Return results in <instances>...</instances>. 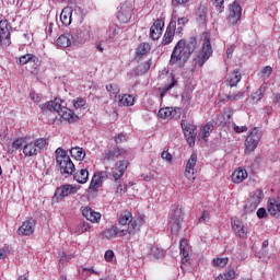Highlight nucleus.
<instances>
[{
	"mask_svg": "<svg viewBox=\"0 0 280 280\" xmlns=\"http://www.w3.org/2000/svg\"><path fill=\"white\" fill-rule=\"evenodd\" d=\"M196 47H198V39L196 37H190L188 42L185 39L178 40L172 51L170 65L172 67L174 65L185 67V62L191 58V54L196 51Z\"/></svg>",
	"mask_w": 280,
	"mask_h": 280,
	"instance_id": "f257e3e1",
	"label": "nucleus"
},
{
	"mask_svg": "<svg viewBox=\"0 0 280 280\" xmlns=\"http://www.w3.org/2000/svg\"><path fill=\"white\" fill-rule=\"evenodd\" d=\"M39 108L42 113H58L59 117H61L63 121H68V124H75V121L80 119L73 109H69V107L62 106V101L58 98L39 105Z\"/></svg>",
	"mask_w": 280,
	"mask_h": 280,
	"instance_id": "f03ea898",
	"label": "nucleus"
},
{
	"mask_svg": "<svg viewBox=\"0 0 280 280\" xmlns=\"http://www.w3.org/2000/svg\"><path fill=\"white\" fill-rule=\"evenodd\" d=\"M201 51L194 58L195 67H203L205 62L213 56V46H211V33L203 32L200 36Z\"/></svg>",
	"mask_w": 280,
	"mask_h": 280,
	"instance_id": "7ed1b4c3",
	"label": "nucleus"
},
{
	"mask_svg": "<svg viewBox=\"0 0 280 280\" xmlns=\"http://www.w3.org/2000/svg\"><path fill=\"white\" fill-rule=\"evenodd\" d=\"M57 165L59 166L60 174L65 178H69L75 172V164L71 161V158L62 148H58L55 151Z\"/></svg>",
	"mask_w": 280,
	"mask_h": 280,
	"instance_id": "20e7f679",
	"label": "nucleus"
},
{
	"mask_svg": "<svg viewBox=\"0 0 280 280\" xmlns=\"http://www.w3.org/2000/svg\"><path fill=\"white\" fill-rule=\"evenodd\" d=\"M117 222L120 226H127V229H124L125 231H129L130 226H132L133 233L127 234L129 237H132L141 231V226H143V217L135 219L132 218V212L125 210L119 214Z\"/></svg>",
	"mask_w": 280,
	"mask_h": 280,
	"instance_id": "39448f33",
	"label": "nucleus"
},
{
	"mask_svg": "<svg viewBox=\"0 0 280 280\" xmlns=\"http://www.w3.org/2000/svg\"><path fill=\"white\" fill-rule=\"evenodd\" d=\"M185 218V212L182 208L176 207L172 209L168 214V226L171 229L172 235H178L183 230V222Z\"/></svg>",
	"mask_w": 280,
	"mask_h": 280,
	"instance_id": "423d86ee",
	"label": "nucleus"
},
{
	"mask_svg": "<svg viewBox=\"0 0 280 280\" xmlns=\"http://www.w3.org/2000/svg\"><path fill=\"white\" fill-rule=\"evenodd\" d=\"M80 189H82V186L78 184H63L56 188L52 200L54 202H62L65 198L75 196Z\"/></svg>",
	"mask_w": 280,
	"mask_h": 280,
	"instance_id": "0eeeda50",
	"label": "nucleus"
},
{
	"mask_svg": "<svg viewBox=\"0 0 280 280\" xmlns=\"http://www.w3.org/2000/svg\"><path fill=\"white\" fill-rule=\"evenodd\" d=\"M261 137H264V132L259 128H253L245 140V154H250L257 150V145H259V141H261Z\"/></svg>",
	"mask_w": 280,
	"mask_h": 280,
	"instance_id": "6e6552de",
	"label": "nucleus"
},
{
	"mask_svg": "<svg viewBox=\"0 0 280 280\" xmlns=\"http://www.w3.org/2000/svg\"><path fill=\"white\" fill-rule=\"evenodd\" d=\"M180 126L189 148H194L196 137H198V128L196 125L187 122V120H182Z\"/></svg>",
	"mask_w": 280,
	"mask_h": 280,
	"instance_id": "1a4fd4ad",
	"label": "nucleus"
},
{
	"mask_svg": "<svg viewBox=\"0 0 280 280\" xmlns=\"http://www.w3.org/2000/svg\"><path fill=\"white\" fill-rule=\"evenodd\" d=\"M135 228L131 225L129 230H121L117 225H112L105 229L102 233L104 240H115L116 237H126L128 234H132Z\"/></svg>",
	"mask_w": 280,
	"mask_h": 280,
	"instance_id": "9d476101",
	"label": "nucleus"
},
{
	"mask_svg": "<svg viewBox=\"0 0 280 280\" xmlns=\"http://www.w3.org/2000/svg\"><path fill=\"white\" fill-rule=\"evenodd\" d=\"M47 145V140L44 138H39L34 142H30L24 145L23 154L26 156H36V154L40 153L42 150Z\"/></svg>",
	"mask_w": 280,
	"mask_h": 280,
	"instance_id": "9b49d317",
	"label": "nucleus"
},
{
	"mask_svg": "<svg viewBox=\"0 0 280 280\" xmlns=\"http://www.w3.org/2000/svg\"><path fill=\"white\" fill-rule=\"evenodd\" d=\"M226 19L230 25H237L242 21V4L237 0L229 5Z\"/></svg>",
	"mask_w": 280,
	"mask_h": 280,
	"instance_id": "f8f14e48",
	"label": "nucleus"
},
{
	"mask_svg": "<svg viewBox=\"0 0 280 280\" xmlns=\"http://www.w3.org/2000/svg\"><path fill=\"white\" fill-rule=\"evenodd\" d=\"M128 165H130L128 160H120L115 164V167L112 168V180H114V183H121V178H124Z\"/></svg>",
	"mask_w": 280,
	"mask_h": 280,
	"instance_id": "ddd939ff",
	"label": "nucleus"
},
{
	"mask_svg": "<svg viewBox=\"0 0 280 280\" xmlns=\"http://www.w3.org/2000/svg\"><path fill=\"white\" fill-rule=\"evenodd\" d=\"M132 14H133L132 4L125 2L121 4L118 11L117 19L119 23H130V19H132Z\"/></svg>",
	"mask_w": 280,
	"mask_h": 280,
	"instance_id": "4468645a",
	"label": "nucleus"
},
{
	"mask_svg": "<svg viewBox=\"0 0 280 280\" xmlns=\"http://www.w3.org/2000/svg\"><path fill=\"white\" fill-rule=\"evenodd\" d=\"M125 154H126V149L116 145L113 149H109L104 152L103 161L110 163V161H115L116 159H119V156H125Z\"/></svg>",
	"mask_w": 280,
	"mask_h": 280,
	"instance_id": "2eb2a0df",
	"label": "nucleus"
},
{
	"mask_svg": "<svg viewBox=\"0 0 280 280\" xmlns=\"http://www.w3.org/2000/svg\"><path fill=\"white\" fill-rule=\"evenodd\" d=\"M35 229H36V220L31 218L22 223V225L18 229V233L19 235H22V236H30V235H34Z\"/></svg>",
	"mask_w": 280,
	"mask_h": 280,
	"instance_id": "dca6fc26",
	"label": "nucleus"
},
{
	"mask_svg": "<svg viewBox=\"0 0 280 280\" xmlns=\"http://www.w3.org/2000/svg\"><path fill=\"white\" fill-rule=\"evenodd\" d=\"M165 27V22L162 19L154 21L153 25L150 28V38L152 40H159L163 36V28Z\"/></svg>",
	"mask_w": 280,
	"mask_h": 280,
	"instance_id": "f3484780",
	"label": "nucleus"
},
{
	"mask_svg": "<svg viewBox=\"0 0 280 280\" xmlns=\"http://www.w3.org/2000/svg\"><path fill=\"white\" fill-rule=\"evenodd\" d=\"M232 229L237 237L246 240L248 237V228L244 226V222L240 219L232 220Z\"/></svg>",
	"mask_w": 280,
	"mask_h": 280,
	"instance_id": "a211bd4d",
	"label": "nucleus"
},
{
	"mask_svg": "<svg viewBox=\"0 0 280 280\" xmlns=\"http://www.w3.org/2000/svg\"><path fill=\"white\" fill-rule=\"evenodd\" d=\"M264 198H265L264 190H261V189L255 190L252 194V196L249 197V200L247 202L248 209H250L252 211H255V209H257V207H259V205L261 203V200H264Z\"/></svg>",
	"mask_w": 280,
	"mask_h": 280,
	"instance_id": "6ab92c4d",
	"label": "nucleus"
},
{
	"mask_svg": "<svg viewBox=\"0 0 280 280\" xmlns=\"http://www.w3.org/2000/svg\"><path fill=\"white\" fill-rule=\"evenodd\" d=\"M82 215L83 218H86L89 222H92V224H100V221L102 220V214L89 206L82 209Z\"/></svg>",
	"mask_w": 280,
	"mask_h": 280,
	"instance_id": "aec40b11",
	"label": "nucleus"
},
{
	"mask_svg": "<svg viewBox=\"0 0 280 280\" xmlns=\"http://www.w3.org/2000/svg\"><path fill=\"white\" fill-rule=\"evenodd\" d=\"M176 34V21H171L164 33L162 45H170Z\"/></svg>",
	"mask_w": 280,
	"mask_h": 280,
	"instance_id": "412c9836",
	"label": "nucleus"
},
{
	"mask_svg": "<svg viewBox=\"0 0 280 280\" xmlns=\"http://www.w3.org/2000/svg\"><path fill=\"white\" fill-rule=\"evenodd\" d=\"M231 178L232 183H235V185H240V183H244V180L248 178V172L246 171V168L241 166L232 173Z\"/></svg>",
	"mask_w": 280,
	"mask_h": 280,
	"instance_id": "4be33fe9",
	"label": "nucleus"
},
{
	"mask_svg": "<svg viewBox=\"0 0 280 280\" xmlns=\"http://www.w3.org/2000/svg\"><path fill=\"white\" fill-rule=\"evenodd\" d=\"M179 253L182 255V264L189 261V242L187 238H182L179 242Z\"/></svg>",
	"mask_w": 280,
	"mask_h": 280,
	"instance_id": "5701e85b",
	"label": "nucleus"
},
{
	"mask_svg": "<svg viewBox=\"0 0 280 280\" xmlns=\"http://www.w3.org/2000/svg\"><path fill=\"white\" fill-rule=\"evenodd\" d=\"M103 178H104V173H102V172L95 173L92 177L89 189L91 191H97V189H100V187H102V185L104 183Z\"/></svg>",
	"mask_w": 280,
	"mask_h": 280,
	"instance_id": "b1692460",
	"label": "nucleus"
},
{
	"mask_svg": "<svg viewBox=\"0 0 280 280\" xmlns=\"http://www.w3.org/2000/svg\"><path fill=\"white\" fill-rule=\"evenodd\" d=\"M73 14V9L71 7H66L62 9L61 14H60V21L62 25L66 27L68 25H71V16Z\"/></svg>",
	"mask_w": 280,
	"mask_h": 280,
	"instance_id": "393cba45",
	"label": "nucleus"
},
{
	"mask_svg": "<svg viewBox=\"0 0 280 280\" xmlns=\"http://www.w3.org/2000/svg\"><path fill=\"white\" fill-rule=\"evenodd\" d=\"M27 62H33V65H40V59L36 57L34 54H26L20 57L19 65H27Z\"/></svg>",
	"mask_w": 280,
	"mask_h": 280,
	"instance_id": "a878e982",
	"label": "nucleus"
},
{
	"mask_svg": "<svg viewBox=\"0 0 280 280\" xmlns=\"http://www.w3.org/2000/svg\"><path fill=\"white\" fill-rule=\"evenodd\" d=\"M74 180L79 183L80 185H84L85 183L89 182V170L86 168H81L77 173H74Z\"/></svg>",
	"mask_w": 280,
	"mask_h": 280,
	"instance_id": "bb28decb",
	"label": "nucleus"
},
{
	"mask_svg": "<svg viewBox=\"0 0 280 280\" xmlns=\"http://www.w3.org/2000/svg\"><path fill=\"white\" fill-rule=\"evenodd\" d=\"M70 154L72 159H75V161H83L84 158L86 156V152L84 151L83 148L80 147H74L70 150Z\"/></svg>",
	"mask_w": 280,
	"mask_h": 280,
	"instance_id": "cd10ccee",
	"label": "nucleus"
},
{
	"mask_svg": "<svg viewBox=\"0 0 280 280\" xmlns=\"http://www.w3.org/2000/svg\"><path fill=\"white\" fill-rule=\"evenodd\" d=\"M119 105L120 106H135L136 98L130 94L119 95Z\"/></svg>",
	"mask_w": 280,
	"mask_h": 280,
	"instance_id": "c85d7f7f",
	"label": "nucleus"
},
{
	"mask_svg": "<svg viewBox=\"0 0 280 280\" xmlns=\"http://www.w3.org/2000/svg\"><path fill=\"white\" fill-rule=\"evenodd\" d=\"M209 10L207 9V5L200 4L198 10H197V21L199 23H207V14Z\"/></svg>",
	"mask_w": 280,
	"mask_h": 280,
	"instance_id": "c756f323",
	"label": "nucleus"
},
{
	"mask_svg": "<svg viewBox=\"0 0 280 280\" xmlns=\"http://www.w3.org/2000/svg\"><path fill=\"white\" fill-rule=\"evenodd\" d=\"M91 226L89 222H80L77 224V226L73 230L74 235H82V233H86L91 231Z\"/></svg>",
	"mask_w": 280,
	"mask_h": 280,
	"instance_id": "7c9ffc66",
	"label": "nucleus"
},
{
	"mask_svg": "<svg viewBox=\"0 0 280 280\" xmlns=\"http://www.w3.org/2000/svg\"><path fill=\"white\" fill-rule=\"evenodd\" d=\"M226 82L233 89V86H235L236 84H240V82H242V73L238 70H234L233 73L226 80Z\"/></svg>",
	"mask_w": 280,
	"mask_h": 280,
	"instance_id": "2f4dec72",
	"label": "nucleus"
},
{
	"mask_svg": "<svg viewBox=\"0 0 280 280\" xmlns=\"http://www.w3.org/2000/svg\"><path fill=\"white\" fill-rule=\"evenodd\" d=\"M151 49L152 46L150 45V43H141L138 46L136 54L137 56H148Z\"/></svg>",
	"mask_w": 280,
	"mask_h": 280,
	"instance_id": "473e14b6",
	"label": "nucleus"
},
{
	"mask_svg": "<svg viewBox=\"0 0 280 280\" xmlns=\"http://www.w3.org/2000/svg\"><path fill=\"white\" fill-rule=\"evenodd\" d=\"M212 132H213V124L212 122L206 124L201 129V139L203 141H207V138H209Z\"/></svg>",
	"mask_w": 280,
	"mask_h": 280,
	"instance_id": "72a5a7b5",
	"label": "nucleus"
},
{
	"mask_svg": "<svg viewBox=\"0 0 280 280\" xmlns=\"http://www.w3.org/2000/svg\"><path fill=\"white\" fill-rule=\"evenodd\" d=\"M244 98V92H230L225 95V102H240Z\"/></svg>",
	"mask_w": 280,
	"mask_h": 280,
	"instance_id": "f704fd0d",
	"label": "nucleus"
},
{
	"mask_svg": "<svg viewBox=\"0 0 280 280\" xmlns=\"http://www.w3.org/2000/svg\"><path fill=\"white\" fill-rule=\"evenodd\" d=\"M176 84H178V81H176V78L172 77V83L159 90L161 92L160 94L161 100H163L167 94V92L172 91V89H174Z\"/></svg>",
	"mask_w": 280,
	"mask_h": 280,
	"instance_id": "c9c22d12",
	"label": "nucleus"
},
{
	"mask_svg": "<svg viewBox=\"0 0 280 280\" xmlns=\"http://www.w3.org/2000/svg\"><path fill=\"white\" fill-rule=\"evenodd\" d=\"M1 47L8 48L12 45L11 33H0Z\"/></svg>",
	"mask_w": 280,
	"mask_h": 280,
	"instance_id": "e433bc0d",
	"label": "nucleus"
},
{
	"mask_svg": "<svg viewBox=\"0 0 280 280\" xmlns=\"http://www.w3.org/2000/svg\"><path fill=\"white\" fill-rule=\"evenodd\" d=\"M12 24L8 20L0 21V34H11Z\"/></svg>",
	"mask_w": 280,
	"mask_h": 280,
	"instance_id": "4c0bfd02",
	"label": "nucleus"
},
{
	"mask_svg": "<svg viewBox=\"0 0 280 280\" xmlns=\"http://www.w3.org/2000/svg\"><path fill=\"white\" fill-rule=\"evenodd\" d=\"M150 255L155 259H163V257H165V250L159 248L158 246H152Z\"/></svg>",
	"mask_w": 280,
	"mask_h": 280,
	"instance_id": "58836bf2",
	"label": "nucleus"
},
{
	"mask_svg": "<svg viewBox=\"0 0 280 280\" xmlns=\"http://www.w3.org/2000/svg\"><path fill=\"white\" fill-rule=\"evenodd\" d=\"M235 279V269H230L224 273H220L215 280H233Z\"/></svg>",
	"mask_w": 280,
	"mask_h": 280,
	"instance_id": "ea45409f",
	"label": "nucleus"
},
{
	"mask_svg": "<svg viewBox=\"0 0 280 280\" xmlns=\"http://www.w3.org/2000/svg\"><path fill=\"white\" fill-rule=\"evenodd\" d=\"M57 45L59 47H69L71 45V38L68 35H60L57 38Z\"/></svg>",
	"mask_w": 280,
	"mask_h": 280,
	"instance_id": "a19ab883",
	"label": "nucleus"
},
{
	"mask_svg": "<svg viewBox=\"0 0 280 280\" xmlns=\"http://www.w3.org/2000/svg\"><path fill=\"white\" fill-rule=\"evenodd\" d=\"M229 264V257H217L212 260V266L217 268H224Z\"/></svg>",
	"mask_w": 280,
	"mask_h": 280,
	"instance_id": "79ce46f5",
	"label": "nucleus"
},
{
	"mask_svg": "<svg viewBox=\"0 0 280 280\" xmlns=\"http://www.w3.org/2000/svg\"><path fill=\"white\" fill-rule=\"evenodd\" d=\"M196 163H198V153L194 152L187 161L186 167L190 170H196Z\"/></svg>",
	"mask_w": 280,
	"mask_h": 280,
	"instance_id": "37998d69",
	"label": "nucleus"
},
{
	"mask_svg": "<svg viewBox=\"0 0 280 280\" xmlns=\"http://www.w3.org/2000/svg\"><path fill=\"white\" fill-rule=\"evenodd\" d=\"M158 117H160V119H167V117H172V108L170 107L161 108L158 113Z\"/></svg>",
	"mask_w": 280,
	"mask_h": 280,
	"instance_id": "c03bdc74",
	"label": "nucleus"
},
{
	"mask_svg": "<svg viewBox=\"0 0 280 280\" xmlns=\"http://www.w3.org/2000/svg\"><path fill=\"white\" fill-rule=\"evenodd\" d=\"M106 91L112 95H115V97H117V95H119L120 89H119V85L109 83L106 85Z\"/></svg>",
	"mask_w": 280,
	"mask_h": 280,
	"instance_id": "a18cd8bd",
	"label": "nucleus"
},
{
	"mask_svg": "<svg viewBox=\"0 0 280 280\" xmlns=\"http://www.w3.org/2000/svg\"><path fill=\"white\" fill-rule=\"evenodd\" d=\"M270 75H272V67L271 66L264 67L260 71V77L262 78V80H268Z\"/></svg>",
	"mask_w": 280,
	"mask_h": 280,
	"instance_id": "49530a36",
	"label": "nucleus"
},
{
	"mask_svg": "<svg viewBox=\"0 0 280 280\" xmlns=\"http://www.w3.org/2000/svg\"><path fill=\"white\" fill-rule=\"evenodd\" d=\"M184 175L188 180H196V168H187L185 167Z\"/></svg>",
	"mask_w": 280,
	"mask_h": 280,
	"instance_id": "de8ad7c7",
	"label": "nucleus"
},
{
	"mask_svg": "<svg viewBox=\"0 0 280 280\" xmlns=\"http://www.w3.org/2000/svg\"><path fill=\"white\" fill-rule=\"evenodd\" d=\"M71 259H75V254L67 255V254L62 253V255L59 259V264L65 265V264H67V261H71Z\"/></svg>",
	"mask_w": 280,
	"mask_h": 280,
	"instance_id": "09e8293b",
	"label": "nucleus"
},
{
	"mask_svg": "<svg viewBox=\"0 0 280 280\" xmlns=\"http://www.w3.org/2000/svg\"><path fill=\"white\" fill-rule=\"evenodd\" d=\"M73 106L74 108H83V106H86V100H84L83 97H77L73 101Z\"/></svg>",
	"mask_w": 280,
	"mask_h": 280,
	"instance_id": "8fccbe9b",
	"label": "nucleus"
},
{
	"mask_svg": "<svg viewBox=\"0 0 280 280\" xmlns=\"http://www.w3.org/2000/svg\"><path fill=\"white\" fill-rule=\"evenodd\" d=\"M264 93H266V83L260 85L259 90H257L258 96H254V102H259V100L264 97Z\"/></svg>",
	"mask_w": 280,
	"mask_h": 280,
	"instance_id": "3c124183",
	"label": "nucleus"
},
{
	"mask_svg": "<svg viewBox=\"0 0 280 280\" xmlns=\"http://www.w3.org/2000/svg\"><path fill=\"white\" fill-rule=\"evenodd\" d=\"M114 141L115 143L119 144V143H125V141H128V138L126 137L125 133H118L114 137Z\"/></svg>",
	"mask_w": 280,
	"mask_h": 280,
	"instance_id": "603ef678",
	"label": "nucleus"
},
{
	"mask_svg": "<svg viewBox=\"0 0 280 280\" xmlns=\"http://www.w3.org/2000/svg\"><path fill=\"white\" fill-rule=\"evenodd\" d=\"M126 191H128V185H121L119 184L117 187H116V194L117 196H124V194H126Z\"/></svg>",
	"mask_w": 280,
	"mask_h": 280,
	"instance_id": "864d4df0",
	"label": "nucleus"
},
{
	"mask_svg": "<svg viewBox=\"0 0 280 280\" xmlns=\"http://www.w3.org/2000/svg\"><path fill=\"white\" fill-rule=\"evenodd\" d=\"M220 13L224 12V0H211Z\"/></svg>",
	"mask_w": 280,
	"mask_h": 280,
	"instance_id": "5fc2aeb1",
	"label": "nucleus"
},
{
	"mask_svg": "<svg viewBox=\"0 0 280 280\" xmlns=\"http://www.w3.org/2000/svg\"><path fill=\"white\" fill-rule=\"evenodd\" d=\"M24 141H25V140H23V138L16 139V140L12 143V150H21V148H23Z\"/></svg>",
	"mask_w": 280,
	"mask_h": 280,
	"instance_id": "6e6d98bb",
	"label": "nucleus"
},
{
	"mask_svg": "<svg viewBox=\"0 0 280 280\" xmlns=\"http://www.w3.org/2000/svg\"><path fill=\"white\" fill-rule=\"evenodd\" d=\"M232 126L233 130H235L238 135L248 130L247 126H237L236 124H233Z\"/></svg>",
	"mask_w": 280,
	"mask_h": 280,
	"instance_id": "4d7b16f0",
	"label": "nucleus"
},
{
	"mask_svg": "<svg viewBox=\"0 0 280 280\" xmlns=\"http://www.w3.org/2000/svg\"><path fill=\"white\" fill-rule=\"evenodd\" d=\"M150 67H152V63L150 61H144L140 65V70L143 71V73H148Z\"/></svg>",
	"mask_w": 280,
	"mask_h": 280,
	"instance_id": "13d9d810",
	"label": "nucleus"
},
{
	"mask_svg": "<svg viewBox=\"0 0 280 280\" xmlns=\"http://www.w3.org/2000/svg\"><path fill=\"white\" fill-rule=\"evenodd\" d=\"M237 46H235V44H232L228 47L226 49V56L229 59L233 58V51H235Z\"/></svg>",
	"mask_w": 280,
	"mask_h": 280,
	"instance_id": "bf43d9fd",
	"label": "nucleus"
},
{
	"mask_svg": "<svg viewBox=\"0 0 280 280\" xmlns=\"http://www.w3.org/2000/svg\"><path fill=\"white\" fill-rule=\"evenodd\" d=\"M105 261H112L113 258L115 257V252H113L112 249H108L105 252Z\"/></svg>",
	"mask_w": 280,
	"mask_h": 280,
	"instance_id": "052dcab7",
	"label": "nucleus"
},
{
	"mask_svg": "<svg viewBox=\"0 0 280 280\" xmlns=\"http://www.w3.org/2000/svg\"><path fill=\"white\" fill-rule=\"evenodd\" d=\"M209 218H211L209 211H203L201 218H199V222H209Z\"/></svg>",
	"mask_w": 280,
	"mask_h": 280,
	"instance_id": "680f3d73",
	"label": "nucleus"
},
{
	"mask_svg": "<svg viewBox=\"0 0 280 280\" xmlns=\"http://www.w3.org/2000/svg\"><path fill=\"white\" fill-rule=\"evenodd\" d=\"M268 213L266 212V208H259L257 210V218H267Z\"/></svg>",
	"mask_w": 280,
	"mask_h": 280,
	"instance_id": "e2e57ef3",
	"label": "nucleus"
},
{
	"mask_svg": "<svg viewBox=\"0 0 280 280\" xmlns=\"http://www.w3.org/2000/svg\"><path fill=\"white\" fill-rule=\"evenodd\" d=\"M187 23H189V19H187V18H179V19L177 20V25H178V26L184 27V26L187 25Z\"/></svg>",
	"mask_w": 280,
	"mask_h": 280,
	"instance_id": "0e129e2a",
	"label": "nucleus"
},
{
	"mask_svg": "<svg viewBox=\"0 0 280 280\" xmlns=\"http://www.w3.org/2000/svg\"><path fill=\"white\" fill-rule=\"evenodd\" d=\"M162 159H164L165 161H170L172 162V154L167 151H163L161 154Z\"/></svg>",
	"mask_w": 280,
	"mask_h": 280,
	"instance_id": "69168bd1",
	"label": "nucleus"
},
{
	"mask_svg": "<svg viewBox=\"0 0 280 280\" xmlns=\"http://www.w3.org/2000/svg\"><path fill=\"white\" fill-rule=\"evenodd\" d=\"M155 176L152 173H149L148 175L144 176V180L151 182L154 180Z\"/></svg>",
	"mask_w": 280,
	"mask_h": 280,
	"instance_id": "338daca9",
	"label": "nucleus"
},
{
	"mask_svg": "<svg viewBox=\"0 0 280 280\" xmlns=\"http://www.w3.org/2000/svg\"><path fill=\"white\" fill-rule=\"evenodd\" d=\"M31 97L33 100V102H36V104H39L40 102V96L36 95V94H31Z\"/></svg>",
	"mask_w": 280,
	"mask_h": 280,
	"instance_id": "774afa93",
	"label": "nucleus"
}]
</instances>
